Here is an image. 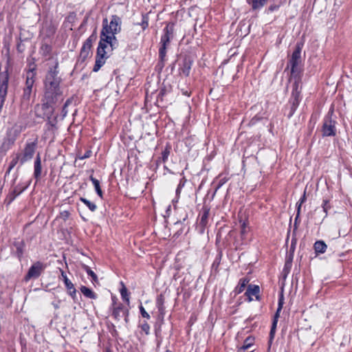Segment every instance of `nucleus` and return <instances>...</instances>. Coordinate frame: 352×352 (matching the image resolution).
Segmentation results:
<instances>
[{
	"mask_svg": "<svg viewBox=\"0 0 352 352\" xmlns=\"http://www.w3.org/2000/svg\"><path fill=\"white\" fill-rule=\"evenodd\" d=\"M293 79L292 91H302L300 86L302 82V74H292L290 76V80Z\"/></svg>",
	"mask_w": 352,
	"mask_h": 352,
	"instance_id": "22",
	"label": "nucleus"
},
{
	"mask_svg": "<svg viewBox=\"0 0 352 352\" xmlns=\"http://www.w3.org/2000/svg\"><path fill=\"white\" fill-rule=\"evenodd\" d=\"M36 89L31 90L29 89L23 88V93L21 96V106L27 109L30 105V100L33 96L35 95Z\"/></svg>",
	"mask_w": 352,
	"mask_h": 352,
	"instance_id": "15",
	"label": "nucleus"
},
{
	"mask_svg": "<svg viewBox=\"0 0 352 352\" xmlns=\"http://www.w3.org/2000/svg\"><path fill=\"white\" fill-rule=\"evenodd\" d=\"M302 91H292L291 98H298L301 100Z\"/></svg>",
	"mask_w": 352,
	"mask_h": 352,
	"instance_id": "57",
	"label": "nucleus"
},
{
	"mask_svg": "<svg viewBox=\"0 0 352 352\" xmlns=\"http://www.w3.org/2000/svg\"><path fill=\"white\" fill-rule=\"evenodd\" d=\"M166 57V53H164V55H162V54H160V52H159V60L157 67L160 70H162L165 66Z\"/></svg>",
	"mask_w": 352,
	"mask_h": 352,
	"instance_id": "37",
	"label": "nucleus"
},
{
	"mask_svg": "<svg viewBox=\"0 0 352 352\" xmlns=\"http://www.w3.org/2000/svg\"><path fill=\"white\" fill-rule=\"evenodd\" d=\"M296 243H297V239L296 238V235H292L291 245H290V248H289V253L294 254V250L296 248Z\"/></svg>",
	"mask_w": 352,
	"mask_h": 352,
	"instance_id": "45",
	"label": "nucleus"
},
{
	"mask_svg": "<svg viewBox=\"0 0 352 352\" xmlns=\"http://www.w3.org/2000/svg\"><path fill=\"white\" fill-rule=\"evenodd\" d=\"M292 263H291V261H285L284 267H283V273L285 274V277L287 276L292 269Z\"/></svg>",
	"mask_w": 352,
	"mask_h": 352,
	"instance_id": "41",
	"label": "nucleus"
},
{
	"mask_svg": "<svg viewBox=\"0 0 352 352\" xmlns=\"http://www.w3.org/2000/svg\"><path fill=\"white\" fill-rule=\"evenodd\" d=\"M67 290L69 294L73 299L74 303L80 305L82 296L80 294H77V291L75 289L73 283L67 278Z\"/></svg>",
	"mask_w": 352,
	"mask_h": 352,
	"instance_id": "18",
	"label": "nucleus"
},
{
	"mask_svg": "<svg viewBox=\"0 0 352 352\" xmlns=\"http://www.w3.org/2000/svg\"><path fill=\"white\" fill-rule=\"evenodd\" d=\"M283 308H279V307H277L276 311L274 316V318L272 322H278V318L280 316V313L281 311Z\"/></svg>",
	"mask_w": 352,
	"mask_h": 352,
	"instance_id": "58",
	"label": "nucleus"
},
{
	"mask_svg": "<svg viewBox=\"0 0 352 352\" xmlns=\"http://www.w3.org/2000/svg\"><path fill=\"white\" fill-rule=\"evenodd\" d=\"M116 34H117L107 33V32L104 31L100 32V41L96 55V62L92 69L94 72H98L109 57L106 51L107 45H109L110 46L111 51L118 47V41L116 36Z\"/></svg>",
	"mask_w": 352,
	"mask_h": 352,
	"instance_id": "1",
	"label": "nucleus"
},
{
	"mask_svg": "<svg viewBox=\"0 0 352 352\" xmlns=\"http://www.w3.org/2000/svg\"><path fill=\"white\" fill-rule=\"evenodd\" d=\"M262 118L258 115L254 116L249 122L248 126H252L255 125L258 122H259Z\"/></svg>",
	"mask_w": 352,
	"mask_h": 352,
	"instance_id": "48",
	"label": "nucleus"
},
{
	"mask_svg": "<svg viewBox=\"0 0 352 352\" xmlns=\"http://www.w3.org/2000/svg\"><path fill=\"white\" fill-rule=\"evenodd\" d=\"M149 16L148 13H143L142 14V21L140 23H137L138 25L141 26L143 30H145L148 27Z\"/></svg>",
	"mask_w": 352,
	"mask_h": 352,
	"instance_id": "31",
	"label": "nucleus"
},
{
	"mask_svg": "<svg viewBox=\"0 0 352 352\" xmlns=\"http://www.w3.org/2000/svg\"><path fill=\"white\" fill-rule=\"evenodd\" d=\"M111 334L113 337L116 338L118 336V332L116 329L114 324H112V329L110 330Z\"/></svg>",
	"mask_w": 352,
	"mask_h": 352,
	"instance_id": "61",
	"label": "nucleus"
},
{
	"mask_svg": "<svg viewBox=\"0 0 352 352\" xmlns=\"http://www.w3.org/2000/svg\"><path fill=\"white\" fill-rule=\"evenodd\" d=\"M80 200L86 206L88 207V208L91 211V212H95L97 209V206L90 201L89 200L87 199L86 198H84V197H80Z\"/></svg>",
	"mask_w": 352,
	"mask_h": 352,
	"instance_id": "35",
	"label": "nucleus"
},
{
	"mask_svg": "<svg viewBox=\"0 0 352 352\" xmlns=\"http://www.w3.org/2000/svg\"><path fill=\"white\" fill-rule=\"evenodd\" d=\"M210 208L207 205H204L200 212V219L197 226L199 233L203 234L208 225Z\"/></svg>",
	"mask_w": 352,
	"mask_h": 352,
	"instance_id": "12",
	"label": "nucleus"
},
{
	"mask_svg": "<svg viewBox=\"0 0 352 352\" xmlns=\"http://www.w3.org/2000/svg\"><path fill=\"white\" fill-rule=\"evenodd\" d=\"M42 167H41V160L40 154L36 155L34 164V177L36 180H38L41 177Z\"/></svg>",
	"mask_w": 352,
	"mask_h": 352,
	"instance_id": "21",
	"label": "nucleus"
},
{
	"mask_svg": "<svg viewBox=\"0 0 352 352\" xmlns=\"http://www.w3.org/2000/svg\"><path fill=\"white\" fill-rule=\"evenodd\" d=\"M90 180L91 181L94 188H95V190L97 193V195L102 198V195H103V192H102V190L100 188V182L98 179H96L95 177H94L93 176H90L89 177Z\"/></svg>",
	"mask_w": 352,
	"mask_h": 352,
	"instance_id": "28",
	"label": "nucleus"
},
{
	"mask_svg": "<svg viewBox=\"0 0 352 352\" xmlns=\"http://www.w3.org/2000/svg\"><path fill=\"white\" fill-rule=\"evenodd\" d=\"M91 153H92V151L90 149H88L86 151V152L83 155H81L80 153H78L76 155V158H78L80 160H85V159L90 157L91 155Z\"/></svg>",
	"mask_w": 352,
	"mask_h": 352,
	"instance_id": "43",
	"label": "nucleus"
},
{
	"mask_svg": "<svg viewBox=\"0 0 352 352\" xmlns=\"http://www.w3.org/2000/svg\"><path fill=\"white\" fill-rule=\"evenodd\" d=\"M260 287L257 285L250 284L245 292V295L248 297V302L252 301V296H254L256 300H261V296L259 295Z\"/></svg>",
	"mask_w": 352,
	"mask_h": 352,
	"instance_id": "16",
	"label": "nucleus"
},
{
	"mask_svg": "<svg viewBox=\"0 0 352 352\" xmlns=\"http://www.w3.org/2000/svg\"><path fill=\"white\" fill-rule=\"evenodd\" d=\"M121 18L116 14H113L111 16L109 23L107 17L102 19V28L101 31L107 32V33L118 34L121 32Z\"/></svg>",
	"mask_w": 352,
	"mask_h": 352,
	"instance_id": "6",
	"label": "nucleus"
},
{
	"mask_svg": "<svg viewBox=\"0 0 352 352\" xmlns=\"http://www.w3.org/2000/svg\"><path fill=\"white\" fill-rule=\"evenodd\" d=\"M267 0H252L251 5L253 10H260L267 3Z\"/></svg>",
	"mask_w": 352,
	"mask_h": 352,
	"instance_id": "30",
	"label": "nucleus"
},
{
	"mask_svg": "<svg viewBox=\"0 0 352 352\" xmlns=\"http://www.w3.org/2000/svg\"><path fill=\"white\" fill-rule=\"evenodd\" d=\"M172 91V85L168 82L166 83L164 82L159 89L155 104L159 106V103L162 104L164 102L168 101V96L170 94Z\"/></svg>",
	"mask_w": 352,
	"mask_h": 352,
	"instance_id": "10",
	"label": "nucleus"
},
{
	"mask_svg": "<svg viewBox=\"0 0 352 352\" xmlns=\"http://www.w3.org/2000/svg\"><path fill=\"white\" fill-rule=\"evenodd\" d=\"M36 75L35 67L30 68L26 71L25 74V82L23 88L34 90V85L36 80Z\"/></svg>",
	"mask_w": 352,
	"mask_h": 352,
	"instance_id": "14",
	"label": "nucleus"
},
{
	"mask_svg": "<svg viewBox=\"0 0 352 352\" xmlns=\"http://www.w3.org/2000/svg\"><path fill=\"white\" fill-rule=\"evenodd\" d=\"M322 211L324 213V216L323 217V219H324L327 217L328 211L331 208V206L329 203V199H323L322 204Z\"/></svg>",
	"mask_w": 352,
	"mask_h": 352,
	"instance_id": "36",
	"label": "nucleus"
},
{
	"mask_svg": "<svg viewBox=\"0 0 352 352\" xmlns=\"http://www.w3.org/2000/svg\"><path fill=\"white\" fill-rule=\"evenodd\" d=\"M98 38L96 28L93 31L92 34L86 39L84 42L81 49L86 50L87 52H91L92 43L96 41Z\"/></svg>",
	"mask_w": 352,
	"mask_h": 352,
	"instance_id": "19",
	"label": "nucleus"
},
{
	"mask_svg": "<svg viewBox=\"0 0 352 352\" xmlns=\"http://www.w3.org/2000/svg\"><path fill=\"white\" fill-rule=\"evenodd\" d=\"M15 140L16 138L14 136H11L8 134L7 136L3 138V142L0 145V152L6 153L14 145Z\"/></svg>",
	"mask_w": 352,
	"mask_h": 352,
	"instance_id": "17",
	"label": "nucleus"
},
{
	"mask_svg": "<svg viewBox=\"0 0 352 352\" xmlns=\"http://www.w3.org/2000/svg\"><path fill=\"white\" fill-rule=\"evenodd\" d=\"M300 100H301L300 99L294 98L290 97V98L289 100V105L298 107Z\"/></svg>",
	"mask_w": 352,
	"mask_h": 352,
	"instance_id": "50",
	"label": "nucleus"
},
{
	"mask_svg": "<svg viewBox=\"0 0 352 352\" xmlns=\"http://www.w3.org/2000/svg\"><path fill=\"white\" fill-rule=\"evenodd\" d=\"M44 265L42 263L38 261L34 263L28 270V273L25 274L24 277V280L25 282L29 281L31 279H36L38 278L43 271L44 270Z\"/></svg>",
	"mask_w": 352,
	"mask_h": 352,
	"instance_id": "11",
	"label": "nucleus"
},
{
	"mask_svg": "<svg viewBox=\"0 0 352 352\" xmlns=\"http://www.w3.org/2000/svg\"><path fill=\"white\" fill-rule=\"evenodd\" d=\"M164 296L162 294H159L156 298V306L164 305Z\"/></svg>",
	"mask_w": 352,
	"mask_h": 352,
	"instance_id": "47",
	"label": "nucleus"
},
{
	"mask_svg": "<svg viewBox=\"0 0 352 352\" xmlns=\"http://www.w3.org/2000/svg\"><path fill=\"white\" fill-rule=\"evenodd\" d=\"M194 58L190 54H181L178 58V70L179 75L185 77L190 76Z\"/></svg>",
	"mask_w": 352,
	"mask_h": 352,
	"instance_id": "7",
	"label": "nucleus"
},
{
	"mask_svg": "<svg viewBox=\"0 0 352 352\" xmlns=\"http://www.w3.org/2000/svg\"><path fill=\"white\" fill-rule=\"evenodd\" d=\"M284 304V296L283 291L280 293L278 296V307L283 308Z\"/></svg>",
	"mask_w": 352,
	"mask_h": 352,
	"instance_id": "55",
	"label": "nucleus"
},
{
	"mask_svg": "<svg viewBox=\"0 0 352 352\" xmlns=\"http://www.w3.org/2000/svg\"><path fill=\"white\" fill-rule=\"evenodd\" d=\"M334 115L333 107H331L328 113L324 116L322 121V125L321 128V132L322 137H334L336 135L337 129L336 124L337 121L336 118H333Z\"/></svg>",
	"mask_w": 352,
	"mask_h": 352,
	"instance_id": "3",
	"label": "nucleus"
},
{
	"mask_svg": "<svg viewBox=\"0 0 352 352\" xmlns=\"http://www.w3.org/2000/svg\"><path fill=\"white\" fill-rule=\"evenodd\" d=\"M36 148V144L35 142L26 143L23 153H21V166L33 157Z\"/></svg>",
	"mask_w": 352,
	"mask_h": 352,
	"instance_id": "13",
	"label": "nucleus"
},
{
	"mask_svg": "<svg viewBox=\"0 0 352 352\" xmlns=\"http://www.w3.org/2000/svg\"><path fill=\"white\" fill-rule=\"evenodd\" d=\"M307 198H306V192L305 191L302 196L300 197L298 203H300L302 204L304 202H305Z\"/></svg>",
	"mask_w": 352,
	"mask_h": 352,
	"instance_id": "64",
	"label": "nucleus"
},
{
	"mask_svg": "<svg viewBox=\"0 0 352 352\" xmlns=\"http://www.w3.org/2000/svg\"><path fill=\"white\" fill-rule=\"evenodd\" d=\"M50 69L45 76V99L46 102L43 107H48L52 104L56 103L60 98L62 91L60 89V78L58 76V72Z\"/></svg>",
	"mask_w": 352,
	"mask_h": 352,
	"instance_id": "2",
	"label": "nucleus"
},
{
	"mask_svg": "<svg viewBox=\"0 0 352 352\" xmlns=\"http://www.w3.org/2000/svg\"><path fill=\"white\" fill-rule=\"evenodd\" d=\"M248 223L247 221H243L241 225V236L243 240L245 239L248 232Z\"/></svg>",
	"mask_w": 352,
	"mask_h": 352,
	"instance_id": "39",
	"label": "nucleus"
},
{
	"mask_svg": "<svg viewBox=\"0 0 352 352\" xmlns=\"http://www.w3.org/2000/svg\"><path fill=\"white\" fill-rule=\"evenodd\" d=\"M283 308H279V307H277L276 311L274 316V318L272 322H278V318L280 316V313L281 311Z\"/></svg>",
	"mask_w": 352,
	"mask_h": 352,
	"instance_id": "59",
	"label": "nucleus"
},
{
	"mask_svg": "<svg viewBox=\"0 0 352 352\" xmlns=\"http://www.w3.org/2000/svg\"><path fill=\"white\" fill-rule=\"evenodd\" d=\"M120 285H122V287L120 289V292L122 299L125 302H126V304L129 305L130 303V300H129L130 293L128 292V290L122 281L120 282Z\"/></svg>",
	"mask_w": 352,
	"mask_h": 352,
	"instance_id": "26",
	"label": "nucleus"
},
{
	"mask_svg": "<svg viewBox=\"0 0 352 352\" xmlns=\"http://www.w3.org/2000/svg\"><path fill=\"white\" fill-rule=\"evenodd\" d=\"M217 254L211 266V271L214 274L219 272V267L223 256V250L221 248H217Z\"/></svg>",
	"mask_w": 352,
	"mask_h": 352,
	"instance_id": "20",
	"label": "nucleus"
},
{
	"mask_svg": "<svg viewBox=\"0 0 352 352\" xmlns=\"http://www.w3.org/2000/svg\"><path fill=\"white\" fill-rule=\"evenodd\" d=\"M171 150V146L169 144H167L164 148V149L162 152V162L163 163H166L168 160V156L170 155Z\"/></svg>",
	"mask_w": 352,
	"mask_h": 352,
	"instance_id": "33",
	"label": "nucleus"
},
{
	"mask_svg": "<svg viewBox=\"0 0 352 352\" xmlns=\"http://www.w3.org/2000/svg\"><path fill=\"white\" fill-rule=\"evenodd\" d=\"M53 230L58 239L64 240L66 238V219L62 212L60 217L54 221Z\"/></svg>",
	"mask_w": 352,
	"mask_h": 352,
	"instance_id": "9",
	"label": "nucleus"
},
{
	"mask_svg": "<svg viewBox=\"0 0 352 352\" xmlns=\"http://www.w3.org/2000/svg\"><path fill=\"white\" fill-rule=\"evenodd\" d=\"M15 246L16 248V255L19 258H21L23 254L22 245L21 243H17Z\"/></svg>",
	"mask_w": 352,
	"mask_h": 352,
	"instance_id": "51",
	"label": "nucleus"
},
{
	"mask_svg": "<svg viewBox=\"0 0 352 352\" xmlns=\"http://www.w3.org/2000/svg\"><path fill=\"white\" fill-rule=\"evenodd\" d=\"M89 54L90 53L86 50L81 49L80 52V58L84 61L89 56Z\"/></svg>",
	"mask_w": 352,
	"mask_h": 352,
	"instance_id": "54",
	"label": "nucleus"
},
{
	"mask_svg": "<svg viewBox=\"0 0 352 352\" xmlns=\"http://www.w3.org/2000/svg\"><path fill=\"white\" fill-rule=\"evenodd\" d=\"M140 312L142 316L146 319H150V315L146 312L144 307L142 305V304L139 306Z\"/></svg>",
	"mask_w": 352,
	"mask_h": 352,
	"instance_id": "49",
	"label": "nucleus"
},
{
	"mask_svg": "<svg viewBox=\"0 0 352 352\" xmlns=\"http://www.w3.org/2000/svg\"><path fill=\"white\" fill-rule=\"evenodd\" d=\"M122 315L124 316V318H128L129 316V310L127 308H125L123 305V309L122 310Z\"/></svg>",
	"mask_w": 352,
	"mask_h": 352,
	"instance_id": "63",
	"label": "nucleus"
},
{
	"mask_svg": "<svg viewBox=\"0 0 352 352\" xmlns=\"http://www.w3.org/2000/svg\"><path fill=\"white\" fill-rule=\"evenodd\" d=\"M21 153H16L12 159L11 162H10L9 167L10 170H12L14 168V167L17 164L19 161L21 162Z\"/></svg>",
	"mask_w": 352,
	"mask_h": 352,
	"instance_id": "38",
	"label": "nucleus"
},
{
	"mask_svg": "<svg viewBox=\"0 0 352 352\" xmlns=\"http://www.w3.org/2000/svg\"><path fill=\"white\" fill-rule=\"evenodd\" d=\"M123 309V305L120 303L116 307H114L112 311V316L113 318L118 321H119L121 318L120 313H122V310Z\"/></svg>",
	"mask_w": 352,
	"mask_h": 352,
	"instance_id": "29",
	"label": "nucleus"
},
{
	"mask_svg": "<svg viewBox=\"0 0 352 352\" xmlns=\"http://www.w3.org/2000/svg\"><path fill=\"white\" fill-rule=\"evenodd\" d=\"M25 188L26 187L20 188L19 186H16L12 192H11L8 195L9 204L13 201L15 198L19 196Z\"/></svg>",
	"mask_w": 352,
	"mask_h": 352,
	"instance_id": "27",
	"label": "nucleus"
},
{
	"mask_svg": "<svg viewBox=\"0 0 352 352\" xmlns=\"http://www.w3.org/2000/svg\"><path fill=\"white\" fill-rule=\"evenodd\" d=\"M41 50L43 52V54L47 55L51 51V47L47 44H43L41 46Z\"/></svg>",
	"mask_w": 352,
	"mask_h": 352,
	"instance_id": "52",
	"label": "nucleus"
},
{
	"mask_svg": "<svg viewBox=\"0 0 352 352\" xmlns=\"http://www.w3.org/2000/svg\"><path fill=\"white\" fill-rule=\"evenodd\" d=\"M303 43L298 42L296 45L295 50L287 62V67L285 70L290 67L291 74L302 73V69L301 68V51Z\"/></svg>",
	"mask_w": 352,
	"mask_h": 352,
	"instance_id": "4",
	"label": "nucleus"
},
{
	"mask_svg": "<svg viewBox=\"0 0 352 352\" xmlns=\"http://www.w3.org/2000/svg\"><path fill=\"white\" fill-rule=\"evenodd\" d=\"M157 308L158 309V312L160 314V315H165V306L164 305H162V306H157Z\"/></svg>",
	"mask_w": 352,
	"mask_h": 352,
	"instance_id": "62",
	"label": "nucleus"
},
{
	"mask_svg": "<svg viewBox=\"0 0 352 352\" xmlns=\"http://www.w3.org/2000/svg\"><path fill=\"white\" fill-rule=\"evenodd\" d=\"M81 293L87 298L90 299H96L97 294L91 289L86 286L82 285L80 288Z\"/></svg>",
	"mask_w": 352,
	"mask_h": 352,
	"instance_id": "25",
	"label": "nucleus"
},
{
	"mask_svg": "<svg viewBox=\"0 0 352 352\" xmlns=\"http://www.w3.org/2000/svg\"><path fill=\"white\" fill-rule=\"evenodd\" d=\"M279 8H280V5L272 4L268 7L267 11L269 12H273L274 11L278 10L279 9Z\"/></svg>",
	"mask_w": 352,
	"mask_h": 352,
	"instance_id": "60",
	"label": "nucleus"
},
{
	"mask_svg": "<svg viewBox=\"0 0 352 352\" xmlns=\"http://www.w3.org/2000/svg\"><path fill=\"white\" fill-rule=\"evenodd\" d=\"M9 74L7 70L0 72V112L4 104L8 88Z\"/></svg>",
	"mask_w": 352,
	"mask_h": 352,
	"instance_id": "8",
	"label": "nucleus"
},
{
	"mask_svg": "<svg viewBox=\"0 0 352 352\" xmlns=\"http://www.w3.org/2000/svg\"><path fill=\"white\" fill-rule=\"evenodd\" d=\"M180 175H182V177L179 180V183L177 185V189H176V195H179L180 194L182 189L184 187V186H185V184H186V183L187 182V179H186V177L184 176V171H182L180 173Z\"/></svg>",
	"mask_w": 352,
	"mask_h": 352,
	"instance_id": "34",
	"label": "nucleus"
},
{
	"mask_svg": "<svg viewBox=\"0 0 352 352\" xmlns=\"http://www.w3.org/2000/svg\"><path fill=\"white\" fill-rule=\"evenodd\" d=\"M297 109H298L297 107L290 105L289 113L287 114V118L289 119L293 116V115L295 113Z\"/></svg>",
	"mask_w": 352,
	"mask_h": 352,
	"instance_id": "56",
	"label": "nucleus"
},
{
	"mask_svg": "<svg viewBox=\"0 0 352 352\" xmlns=\"http://www.w3.org/2000/svg\"><path fill=\"white\" fill-rule=\"evenodd\" d=\"M228 180V178L227 177H223V178H221L219 179L216 188H214V191L213 192V195L212 196L214 197L215 195V194L217 193V192L218 191V190L221 188V186L223 185H224Z\"/></svg>",
	"mask_w": 352,
	"mask_h": 352,
	"instance_id": "42",
	"label": "nucleus"
},
{
	"mask_svg": "<svg viewBox=\"0 0 352 352\" xmlns=\"http://www.w3.org/2000/svg\"><path fill=\"white\" fill-rule=\"evenodd\" d=\"M174 23H167L166 27L163 29V34L160 38L159 47V52H160V54H162V55H164V53H166L167 47L169 46L170 41L174 37Z\"/></svg>",
	"mask_w": 352,
	"mask_h": 352,
	"instance_id": "5",
	"label": "nucleus"
},
{
	"mask_svg": "<svg viewBox=\"0 0 352 352\" xmlns=\"http://www.w3.org/2000/svg\"><path fill=\"white\" fill-rule=\"evenodd\" d=\"M250 282V278L248 277H243L239 279V283L236 287L234 288V292L235 294H239L243 292L247 285V284Z\"/></svg>",
	"mask_w": 352,
	"mask_h": 352,
	"instance_id": "24",
	"label": "nucleus"
},
{
	"mask_svg": "<svg viewBox=\"0 0 352 352\" xmlns=\"http://www.w3.org/2000/svg\"><path fill=\"white\" fill-rule=\"evenodd\" d=\"M140 327L146 335H148L150 333V326L146 321H144Z\"/></svg>",
	"mask_w": 352,
	"mask_h": 352,
	"instance_id": "46",
	"label": "nucleus"
},
{
	"mask_svg": "<svg viewBox=\"0 0 352 352\" xmlns=\"http://www.w3.org/2000/svg\"><path fill=\"white\" fill-rule=\"evenodd\" d=\"M25 49V45L22 43V40L20 38V41L16 45V50L18 52L22 53Z\"/></svg>",
	"mask_w": 352,
	"mask_h": 352,
	"instance_id": "53",
	"label": "nucleus"
},
{
	"mask_svg": "<svg viewBox=\"0 0 352 352\" xmlns=\"http://www.w3.org/2000/svg\"><path fill=\"white\" fill-rule=\"evenodd\" d=\"M277 323L278 322H272V324L271 329L270 331L269 340H268V348L269 349H270L272 343L274 338Z\"/></svg>",
	"mask_w": 352,
	"mask_h": 352,
	"instance_id": "32",
	"label": "nucleus"
},
{
	"mask_svg": "<svg viewBox=\"0 0 352 352\" xmlns=\"http://www.w3.org/2000/svg\"><path fill=\"white\" fill-rule=\"evenodd\" d=\"M85 271L87 274L88 276H90L92 278L94 281H96L98 280L97 275L91 270V268L87 265H84L83 267Z\"/></svg>",
	"mask_w": 352,
	"mask_h": 352,
	"instance_id": "40",
	"label": "nucleus"
},
{
	"mask_svg": "<svg viewBox=\"0 0 352 352\" xmlns=\"http://www.w3.org/2000/svg\"><path fill=\"white\" fill-rule=\"evenodd\" d=\"M300 215L296 214V217H295V219H294V229H293L292 235H296V231L298 230V226L300 224Z\"/></svg>",
	"mask_w": 352,
	"mask_h": 352,
	"instance_id": "44",
	"label": "nucleus"
},
{
	"mask_svg": "<svg viewBox=\"0 0 352 352\" xmlns=\"http://www.w3.org/2000/svg\"><path fill=\"white\" fill-rule=\"evenodd\" d=\"M327 248V245L322 240L316 241L314 244V249L316 255L324 254Z\"/></svg>",
	"mask_w": 352,
	"mask_h": 352,
	"instance_id": "23",
	"label": "nucleus"
}]
</instances>
